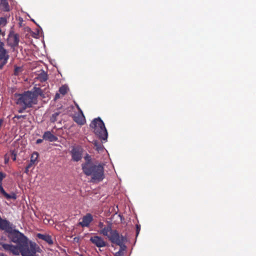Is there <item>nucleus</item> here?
Here are the masks:
<instances>
[{
	"label": "nucleus",
	"instance_id": "nucleus-1",
	"mask_svg": "<svg viewBox=\"0 0 256 256\" xmlns=\"http://www.w3.org/2000/svg\"><path fill=\"white\" fill-rule=\"evenodd\" d=\"M0 230H4L8 234V238L18 246L11 244H4L0 240V246L7 252L12 253L14 255L18 256L20 253L22 256H32L30 253L32 244L34 242L28 243V238L19 230L15 229V226L8 220L2 219L0 216Z\"/></svg>",
	"mask_w": 256,
	"mask_h": 256
},
{
	"label": "nucleus",
	"instance_id": "nucleus-2",
	"mask_svg": "<svg viewBox=\"0 0 256 256\" xmlns=\"http://www.w3.org/2000/svg\"><path fill=\"white\" fill-rule=\"evenodd\" d=\"M38 96L45 98L42 90L36 86H34L31 90L25 91L21 94L15 93L13 95V100L15 104L20 107L18 112L22 113L26 109L36 104Z\"/></svg>",
	"mask_w": 256,
	"mask_h": 256
},
{
	"label": "nucleus",
	"instance_id": "nucleus-3",
	"mask_svg": "<svg viewBox=\"0 0 256 256\" xmlns=\"http://www.w3.org/2000/svg\"><path fill=\"white\" fill-rule=\"evenodd\" d=\"M82 170L84 173L87 176H90V182H98L104 178V165L102 164H94L86 162L82 164Z\"/></svg>",
	"mask_w": 256,
	"mask_h": 256
},
{
	"label": "nucleus",
	"instance_id": "nucleus-4",
	"mask_svg": "<svg viewBox=\"0 0 256 256\" xmlns=\"http://www.w3.org/2000/svg\"><path fill=\"white\" fill-rule=\"evenodd\" d=\"M98 232L104 236H106L108 240L114 244H120L122 242V240L120 238V234L116 230H112V224L107 222L104 228L99 230Z\"/></svg>",
	"mask_w": 256,
	"mask_h": 256
},
{
	"label": "nucleus",
	"instance_id": "nucleus-5",
	"mask_svg": "<svg viewBox=\"0 0 256 256\" xmlns=\"http://www.w3.org/2000/svg\"><path fill=\"white\" fill-rule=\"evenodd\" d=\"M90 126L94 129L96 136L100 139L106 140L108 138V132L104 122L100 118H94L90 124Z\"/></svg>",
	"mask_w": 256,
	"mask_h": 256
},
{
	"label": "nucleus",
	"instance_id": "nucleus-6",
	"mask_svg": "<svg viewBox=\"0 0 256 256\" xmlns=\"http://www.w3.org/2000/svg\"><path fill=\"white\" fill-rule=\"evenodd\" d=\"M20 42V36L14 31H10L7 38V44L14 51L18 46Z\"/></svg>",
	"mask_w": 256,
	"mask_h": 256
},
{
	"label": "nucleus",
	"instance_id": "nucleus-7",
	"mask_svg": "<svg viewBox=\"0 0 256 256\" xmlns=\"http://www.w3.org/2000/svg\"><path fill=\"white\" fill-rule=\"evenodd\" d=\"M4 46V43L0 40V69H2L4 66L8 62L10 57Z\"/></svg>",
	"mask_w": 256,
	"mask_h": 256
},
{
	"label": "nucleus",
	"instance_id": "nucleus-8",
	"mask_svg": "<svg viewBox=\"0 0 256 256\" xmlns=\"http://www.w3.org/2000/svg\"><path fill=\"white\" fill-rule=\"evenodd\" d=\"M6 176V174L2 172H0V192L2 194L7 200H16V195L15 193L12 192L10 194H8L4 190L2 186V181L4 178Z\"/></svg>",
	"mask_w": 256,
	"mask_h": 256
},
{
	"label": "nucleus",
	"instance_id": "nucleus-9",
	"mask_svg": "<svg viewBox=\"0 0 256 256\" xmlns=\"http://www.w3.org/2000/svg\"><path fill=\"white\" fill-rule=\"evenodd\" d=\"M90 240L92 244L98 248H102L106 246V242L102 237L98 236H92Z\"/></svg>",
	"mask_w": 256,
	"mask_h": 256
},
{
	"label": "nucleus",
	"instance_id": "nucleus-10",
	"mask_svg": "<svg viewBox=\"0 0 256 256\" xmlns=\"http://www.w3.org/2000/svg\"><path fill=\"white\" fill-rule=\"evenodd\" d=\"M71 154L74 161L78 162L82 158V149L80 147H74L71 151Z\"/></svg>",
	"mask_w": 256,
	"mask_h": 256
},
{
	"label": "nucleus",
	"instance_id": "nucleus-11",
	"mask_svg": "<svg viewBox=\"0 0 256 256\" xmlns=\"http://www.w3.org/2000/svg\"><path fill=\"white\" fill-rule=\"evenodd\" d=\"M93 220L92 215L90 214H86L82 218V221L79 222L78 225L82 227H88L91 222Z\"/></svg>",
	"mask_w": 256,
	"mask_h": 256
},
{
	"label": "nucleus",
	"instance_id": "nucleus-12",
	"mask_svg": "<svg viewBox=\"0 0 256 256\" xmlns=\"http://www.w3.org/2000/svg\"><path fill=\"white\" fill-rule=\"evenodd\" d=\"M38 153L36 152H34L31 155L30 160L28 166H26L24 170V172L26 174L29 173V169L36 162L38 156Z\"/></svg>",
	"mask_w": 256,
	"mask_h": 256
},
{
	"label": "nucleus",
	"instance_id": "nucleus-13",
	"mask_svg": "<svg viewBox=\"0 0 256 256\" xmlns=\"http://www.w3.org/2000/svg\"><path fill=\"white\" fill-rule=\"evenodd\" d=\"M73 118L74 120L80 125H84L86 122L85 117L82 110H80V112H78V114H76L73 117Z\"/></svg>",
	"mask_w": 256,
	"mask_h": 256
},
{
	"label": "nucleus",
	"instance_id": "nucleus-14",
	"mask_svg": "<svg viewBox=\"0 0 256 256\" xmlns=\"http://www.w3.org/2000/svg\"><path fill=\"white\" fill-rule=\"evenodd\" d=\"M42 138L50 142H56L58 140V138L50 131L44 132L42 136Z\"/></svg>",
	"mask_w": 256,
	"mask_h": 256
},
{
	"label": "nucleus",
	"instance_id": "nucleus-15",
	"mask_svg": "<svg viewBox=\"0 0 256 256\" xmlns=\"http://www.w3.org/2000/svg\"><path fill=\"white\" fill-rule=\"evenodd\" d=\"M36 236L39 239H41L42 240H44L49 244H53V240L52 238V237L48 234H38Z\"/></svg>",
	"mask_w": 256,
	"mask_h": 256
},
{
	"label": "nucleus",
	"instance_id": "nucleus-16",
	"mask_svg": "<svg viewBox=\"0 0 256 256\" xmlns=\"http://www.w3.org/2000/svg\"><path fill=\"white\" fill-rule=\"evenodd\" d=\"M0 9L4 12L10 10V6L7 0H0Z\"/></svg>",
	"mask_w": 256,
	"mask_h": 256
},
{
	"label": "nucleus",
	"instance_id": "nucleus-17",
	"mask_svg": "<svg viewBox=\"0 0 256 256\" xmlns=\"http://www.w3.org/2000/svg\"><path fill=\"white\" fill-rule=\"evenodd\" d=\"M93 144L94 145V148L97 151L100 152L104 150V146L102 145V142L98 140H94Z\"/></svg>",
	"mask_w": 256,
	"mask_h": 256
},
{
	"label": "nucleus",
	"instance_id": "nucleus-18",
	"mask_svg": "<svg viewBox=\"0 0 256 256\" xmlns=\"http://www.w3.org/2000/svg\"><path fill=\"white\" fill-rule=\"evenodd\" d=\"M39 249L40 248L36 244H32L30 253L29 254H32V256H37L36 253L38 252Z\"/></svg>",
	"mask_w": 256,
	"mask_h": 256
},
{
	"label": "nucleus",
	"instance_id": "nucleus-19",
	"mask_svg": "<svg viewBox=\"0 0 256 256\" xmlns=\"http://www.w3.org/2000/svg\"><path fill=\"white\" fill-rule=\"evenodd\" d=\"M38 78L41 82H46L48 78V74L43 71L38 74Z\"/></svg>",
	"mask_w": 256,
	"mask_h": 256
},
{
	"label": "nucleus",
	"instance_id": "nucleus-20",
	"mask_svg": "<svg viewBox=\"0 0 256 256\" xmlns=\"http://www.w3.org/2000/svg\"><path fill=\"white\" fill-rule=\"evenodd\" d=\"M120 238L122 240V243L120 244H118V246H120V250H122V252H124V251H125L126 250V246L123 244V243H124V241L125 238L122 236H120Z\"/></svg>",
	"mask_w": 256,
	"mask_h": 256
},
{
	"label": "nucleus",
	"instance_id": "nucleus-21",
	"mask_svg": "<svg viewBox=\"0 0 256 256\" xmlns=\"http://www.w3.org/2000/svg\"><path fill=\"white\" fill-rule=\"evenodd\" d=\"M60 112H56L52 114L50 118V121L51 122H54L57 120L58 116L60 115Z\"/></svg>",
	"mask_w": 256,
	"mask_h": 256
},
{
	"label": "nucleus",
	"instance_id": "nucleus-22",
	"mask_svg": "<svg viewBox=\"0 0 256 256\" xmlns=\"http://www.w3.org/2000/svg\"><path fill=\"white\" fill-rule=\"evenodd\" d=\"M68 90V88L66 86H62L59 88L60 92L62 95L66 94L67 93Z\"/></svg>",
	"mask_w": 256,
	"mask_h": 256
},
{
	"label": "nucleus",
	"instance_id": "nucleus-23",
	"mask_svg": "<svg viewBox=\"0 0 256 256\" xmlns=\"http://www.w3.org/2000/svg\"><path fill=\"white\" fill-rule=\"evenodd\" d=\"M22 71V68L20 66H14V74L18 76Z\"/></svg>",
	"mask_w": 256,
	"mask_h": 256
},
{
	"label": "nucleus",
	"instance_id": "nucleus-24",
	"mask_svg": "<svg viewBox=\"0 0 256 256\" xmlns=\"http://www.w3.org/2000/svg\"><path fill=\"white\" fill-rule=\"evenodd\" d=\"M7 24V20L5 17L0 18V26H4Z\"/></svg>",
	"mask_w": 256,
	"mask_h": 256
},
{
	"label": "nucleus",
	"instance_id": "nucleus-25",
	"mask_svg": "<svg viewBox=\"0 0 256 256\" xmlns=\"http://www.w3.org/2000/svg\"><path fill=\"white\" fill-rule=\"evenodd\" d=\"M26 115H16L14 116V118H17L18 120H19L21 118H26Z\"/></svg>",
	"mask_w": 256,
	"mask_h": 256
},
{
	"label": "nucleus",
	"instance_id": "nucleus-26",
	"mask_svg": "<svg viewBox=\"0 0 256 256\" xmlns=\"http://www.w3.org/2000/svg\"><path fill=\"white\" fill-rule=\"evenodd\" d=\"M140 224H137L136 225V236H138L140 232Z\"/></svg>",
	"mask_w": 256,
	"mask_h": 256
},
{
	"label": "nucleus",
	"instance_id": "nucleus-27",
	"mask_svg": "<svg viewBox=\"0 0 256 256\" xmlns=\"http://www.w3.org/2000/svg\"><path fill=\"white\" fill-rule=\"evenodd\" d=\"M115 256H124V252L122 250H119L116 253Z\"/></svg>",
	"mask_w": 256,
	"mask_h": 256
},
{
	"label": "nucleus",
	"instance_id": "nucleus-28",
	"mask_svg": "<svg viewBox=\"0 0 256 256\" xmlns=\"http://www.w3.org/2000/svg\"><path fill=\"white\" fill-rule=\"evenodd\" d=\"M106 225H104L103 222H100L98 224V228H100V230H102V228H104V227Z\"/></svg>",
	"mask_w": 256,
	"mask_h": 256
},
{
	"label": "nucleus",
	"instance_id": "nucleus-29",
	"mask_svg": "<svg viewBox=\"0 0 256 256\" xmlns=\"http://www.w3.org/2000/svg\"><path fill=\"white\" fill-rule=\"evenodd\" d=\"M12 159L13 160H16V154L14 152H12Z\"/></svg>",
	"mask_w": 256,
	"mask_h": 256
},
{
	"label": "nucleus",
	"instance_id": "nucleus-30",
	"mask_svg": "<svg viewBox=\"0 0 256 256\" xmlns=\"http://www.w3.org/2000/svg\"><path fill=\"white\" fill-rule=\"evenodd\" d=\"M43 141V140L42 139H38L36 141V144H40V143H42Z\"/></svg>",
	"mask_w": 256,
	"mask_h": 256
},
{
	"label": "nucleus",
	"instance_id": "nucleus-31",
	"mask_svg": "<svg viewBox=\"0 0 256 256\" xmlns=\"http://www.w3.org/2000/svg\"><path fill=\"white\" fill-rule=\"evenodd\" d=\"M0 34L2 35V36H4V32H2L0 28Z\"/></svg>",
	"mask_w": 256,
	"mask_h": 256
},
{
	"label": "nucleus",
	"instance_id": "nucleus-32",
	"mask_svg": "<svg viewBox=\"0 0 256 256\" xmlns=\"http://www.w3.org/2000/svg\"><path fill=\"white\" fill-rule=\"evenodd\" d=\"M76 108H78V110H79V112H80V110H82L79 107L78 105V104H76Z\"/></svg>",
	"mask_w": 256,
	"mask_h": 256
},
{
	"label": "nucleus",
	"instance_id": "nucleus-33",
	"mask_svg": "<svg viewBox=\"0 0 256 256\" xmlns=\"http://www.w3.org/2000/svg\"><path fill=\"white\" fill-rule=\"evenodd\" d=\"M58 97H59V94H56V98H58Z\"/></svg>",
	"mask_w": 256,
	"mask_h": 256
},
{
	"label": "nucleus",
	"instance_id": "nucleus-34",
	"mask_svg": "<svg viewBox=\"0 0 256 256\" xmlns=\"http://www.w3.org/2000/svg\"><path fill=\"white\" fill-rule=\"evenodd\" d=\"M0 256H6L4 255V254H2L0 255Z\"/></svg>",
	"mask_w": 256,
	"mask_h": 256
},
{
	"label": "nucleus",
	"instance_id": "nucleus-35",
	"mask_svg": "<svg viewBox=\"0 0 256 256\" xmlns=\"http://www.w3.org/2000/svg\"><path fill=\"white\" fill-rule=\"evenodd\" d=\"M76 238H74V240H77V239H76Z\"/></svg>",
	"mask_w": 256,
	"mask_h": 256
},
{
	"label": "nucleus",
	"instance_id": "nucleus-36",
	"mask_svg": "<svg viewBox=\"0 0 256 256\" xmlns=\"http://www.w3.org/2000/svg\"><path fill=\"white\" fill-rule=\"evenodd\" d=\"M76 238H74V240H77V239H76Z\"/></svg>",
	"mask_w": 256,
	"mask_h": 256
}]
</instances>
